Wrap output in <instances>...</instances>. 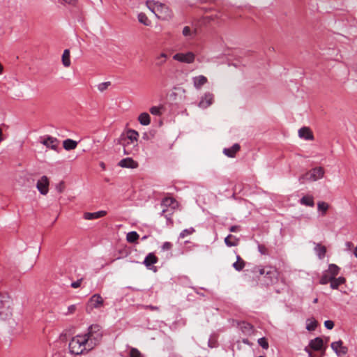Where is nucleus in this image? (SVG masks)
<instances>
[{"instance_id":"f257e3e1","label":"nucleus","mask_w":357,"mask_h":357,"mask_svg":"<svg viewBox=\"0 0 357 357\" xmlns=\"http://www.w3.org/2000/svg\"><path fill=\"white\" fill-rule=\"evenodd\" d=\"M87 338L89 349H91L100 343L102 337V331L98 324H92L88 328V332L83 335Z\"/></svg>"},{"instance_id":"f03ea898","label":"nucleus","mask_w":357,"mask_h":357,"mask_svg":"<svg viewBox=\"0 0 357 357\" xmlns=\"http://www.w3.org/2000/svg\"><path fill=\"white\" fill-rule=\"evenodd\" d=\"M69 350L73 354L79 355L86 350H89L88 347L87 338L83 335H77L73 337L69 342Z\"/></svg>"},{"instance_id":"7ed1b4c3","label":"nucleus","mask_w":357,"mask_h":357,"mask_svg":"<svg viewBox=\"0 0 357 357\" xmlns=\"http://www.w3.org/2000/svg\"><path fill=\"white\" fill-rule=\"evenodd\" d=\"M304 351L308 354V357H322L325 351L322 338L317 337L311 340Z\"/></svg>"},{"instance_id":"20e7f679","label":"nucleus","mask_w":357,"mask_h":357,"mask_svg":"<svg viewBox=\"0 0 357 357\" xmlns=\"http://www.w3.org/2000/svg\"><path fill=\"white\" fill-rule=\"evenodd\" d=\"M253 273H257L263 275L264 278V283L266 285H271L278 282V272L276 268L273 266H268L264 268H261L259 266H256L254 268Z\"/></svg>"},{"instance_id":"39448f33","label":"nucleus","mask_w":357,"mask_h":357,"mask_svg":"<svg viewBox=\"0 0 357 357\" xmlns=\"http://www.w3.org/2000/svg\"><path fill=\"white\" fill-rule=\"evenodd\" d=\"M12 316V299L6 293L0 294V319L6 320Z\"/></svg>"},{"instance_id":"423d86ee","label":"nucleus","mask_w":357,"mask_h":357,"mask_svg":"<svg viewBox=\"0 0 357 357\" xmlns=\"http://www.w3.org/2000/svg\"><path fill=\"white\" fill-rule=\"evenodd\" d=\"M148 8L158 18H162L163 17L160 15L164 13H168L169 9L167 6L159 2H155L153 1H148L146 2Z\"/></svg>"},{"instance_id":"0eeeda50","label":"nucleus","mask_w":357,"mask_h":357,"mask_svg":"<svg viewBox=\"0 0 357 357\" xmlns=\"http://www.w3.org/2000/svg\"><path fill=\"white\" fill-rule=\"evenodd\" d=\"M324 169L322 167H315L307 172L305 175H303L300 178V180L303 179L315 181L321 178L324 176Z\"/></svg>"},{"instance_id":"6e6552de","label":"nucleus","mask_w":357,"mask_h":357,"mask_svg":"<svg viewBox=\"0 0 357 357\" xmlns=\"http://www.w3.org/2000/svg\"><path fill=\"white\" fill-rule=\"evenodd\" d=\"M104 304V300L99 294H93L89 300L86 307V310L89 308L90 310L93 309H98Z\"/></svg>"},{"instance_id":"1a4fd4ad","label":"nucleus","mask_w":357,"mask_h":357,"mask_svg":"<svg viewBox=\"0 0 357 357\" xmlns=\"http://www.w3.org/2000/svg\"><path fill=\"white\" fill-rule=\"evenodd\" d=\"M195 55L192 52L187 53H176L173 56V59L185 63H192L195 61Z\"/></svg>"},{"instance_id":"9d476101","label":"nucleus","mask_w":357,"mask_h":357,"mask_svg":"<svg viewBox=\"0 0 357 357\" xmlns=\"http://www.w3.org/2000/svg\"><path fill=\"white\" fill-rule=\"evenodd\" d=\"M46 149L54 150L58 153L62 151L60 146V141L56 137L47 135H46Z\"/></svg>"},{"instance_id":"9b49d317","label":"nucleus","mask_w":357,"mask_h":357,"mask_svg":"<svg viewBox=\"0 0 357 357\" xmlns=\"http://www.w3.org/2000/svg\"><path fill=\"white\" fill-rule=\"evenodd\" d=\"M331 347L337 356L344 355L348 352V348L343 345L342 340L332 342Z\"/></svg>"},{"instance_id":"f8f14e48","label":"nucleus","mask_w":357,"mask_h":357,"mask_svg":"<svg viewBox=\"0 0 357 357\" xmlns=\"http://www.w3.org/2000/svg\"><path fill=\"white\" fill-rule=\"evenodd\" d=\"M178 206V202L173 197H166L161 201V206L163 208L176 209Z\"/></svg>"},{"instance_id":"ddd939ff","label":"nucleus","mask_w":357,"mask_h":357,"mask_svg":"<svg viewBox=\"0 0 357 357\" xmlns=\"http://www.w3.org/2000/svg\"><path fill=\"white\" fill-rule=\"evenodd\" d=\"M213 95L211 93H206L204 96L202 97L198 105L199 107L205 109L213 103Z\"/></svg>"},{"instance_id":"4468645a","label":"nucleus","mask_w":357,"mask_h":357,"mask_svg":"<svg viewBox=\"0 0 357 357\" xmlns=\"http://www.w3.org/2000/svg\"><path fill=\"white\" fill-rule=\"evenodd\" d=\"M118 165L119 166L124 168L135 169L138 167V163L131 158H126L121 160Z\"/></svg>"},{"instance_id":"2eb2a0df","label":"nucleus","mask_w":357,"mask_h":357,"mask_svg":"<svg viewBox=\"0 0 357 357\" xmlns=\"http://www.w3.org/2000/svg\"><path fill=\"white\" fill-rule=\"evenodd\" d=\"M240 145L236 143L229 148H225L223 149V153L229 158H234L236 153L240 150Z\"/></svg>"},{"instance_id":"dca6fc26","label":"nucleus","mask_w":357,"mask_h":357,"mask_svg":"<svg viewBox=\"0 0 357 357\" xmlns=\"http://www.w3.org/2000/svg\"><path fill=\"white\" fill-rule=\"evenodd\" d=\"M107 214L105 211H100L94 213L86 212L84 213V218L85 220H91L104 217Z\"/></svg>"},{"instance_id":"f3484780","label":"nucleus","mask_w":357,"mask_h":357,"mask_svg":"<svg viewBox=\"0 0 357 357\" xmlns=\"http://www.w3.org/2000/svg\"><path fill=\"white\" fill-rule=\"evenodd\" d=\"M193 84L196 89H200L203 85H204L208 79L204 75H199L192 78Z\"/></svg>"},{"instance_id":"a211bd4d","label":"nucleus","mask_w":357,"mask_h":357,"mask_svg":"<svg viewBox=\"0 0 357 357\" xmlns=\"http://www.w3.org/2000/svg\"><path fill=\"white\" fill-rule=\"evenodd\" d=\"M298 136L301 138H303L306 140H312L313 139V134L310 130L309 128L303 127L298 130Z\"/></svg>"},{"instance_id":"6ab92c4d","label":"nucleus","mask_w":357,"mask_h":357,"mask_svg":"<svg viewBox=\"0 0 357 357\" xmlns=\"http://www.w3.org/2000/svg\"><path fill=\"white\" fill-rule=\"evenodd\" d=\"M174 212V209L171 208H162L161 213H160V216H164L167 219V224L168 225H173V220L172 219V216Z\"/></svg>"},{"instance_id":"aec40b11","label":"nucleus","mask_w":357,"mask_h":357,"mask_svg":"<svg viewBox=\"0 0 357 357\" xmlns=\"http://www.w3.org/2000/svg\"><path fill=\"white\" fill-rule=\"evenodd\" d=\"M158 257L152 252L149 253L145 257L143 264L148 268H151V266L158 262Z\"/></svg>"},{"instance_id":"412c9836","label":"nucleus","mask_w":357,"mask_h":357,"mask_svg":"<svg viewBox=\"0 0 357 357\" xmlns=\"http://www.w3.org/2000/svg\"><path fill=\"white\" fill-rule=\"evenodd\" d=\"M345 282H346V279H345V278H344L342 276H340L338 278H333V279L332 280V281L330 284V286H331V288L333 289H338L339 287L341 284H344Z\"/></svg>"},{"instance_id":"4be33fe9","label":"nucleus","mask_w":357,"mask_h":357,"mask_svg":"<svg viewBox=\"0 0 357 357\" xmlns=\"http://www.w3.org/2000/svg\"><path fill=\"white\" fill-rule=\"evenodd\" d=\"M77 142L71 139H66L63 142V147L66 151H70L76 149Z\"/></svg>"},{"instance_id":"5701e85b","label":"nucleus","mask_w":357,"mask_h":357,"mask_svg":"<svg viewBox=\"0 0 357 357\" xmlns=\"http://www.w3.org/2000/svg\"><path fill=\"white\" fill-rule=\"evenodd\" d=\"M314 251L319 259H322L324 258L326 253V248L321 245L320 243H316Z\"/></svg>"},{"instance_id":"b1692460","label":"nucleus","mask_w":357,"mask_h":357,"mask_svg":"<svg viewBox=\"0 0 357 357\" xmlns=\"http://www.w3.org/2000/svg\"><path fill=\"white\" fill-rule=\"evenodd\" d=\"M238 238L231 234H229L225 238V243L228 247L236 246L238 244Z\"/></svg>"},{"instance_id":"393cba45","label":"nucleus","mask_w":357,"mask_h":357,"mask_svg":"<svg viewBox=\"0 0 357 357\" xmlns=\"http://www.w3.org/2000/svg\"><path fill=\"white\" fill-rule=\"evenodd\" d=\"M138 121L143 126H148L151 123L150 115L146 112H143L138 116Z\"/></svg>"},{"instance_id":"a878e982","label":"nucleus","mask_w":357,"mask_h":357,"mask_svg":"<svg viewBox=\"0 0 357 357\" xmlns=\"http://www.w3.org/2000/svg\"><path fill=\"white\" fill-rule=\"evenodd\" d=\"M300 203L302 205H305V206H307L313 207L314 206V202L313 197L312 196H310V195L303 196L300 199Z\"/></svg>"},{"instance_id":"bb28decb","label":"nucleus","mask_w":357,"mask_h":357,"mask_svg":"<svg viewBox=\"0 0 357 357\" xmlns=\"http://www.w3.org/2000/svg\"><path fill=\"white\" fill-rule=\"evenodd\" d=\"M62 63L65 67H69L70 66V50L66 49L63 51L61 58Z\"/></svg>"},{"instance_id":"cd10ccee","label":"nucleus","mask_w":357,"mask_h":357,"mask_svg":"<svg viewBox=\"0 0 357 357\" xmlns=\"http://www.w3.org/2000/svg\"><path fill=\"white\" fill-rule=\"evenodd\" d=\"M245 261L239 256L236 257V261L233 264V267L237 271H241L245 267Z\"/></svg>"},{"instance_id":"c85d7f7f","label":"nucleus","mask_w":357,"mask_h":357,"mask_svg":"<svg viewBox=\"0 0 357 357\" xmlns=\"http://www.w3.org/2000/svg\"><path fill=\"white\" fill-rule=\"evenodd\" d=\"M340 268L335 264H329L328 268L326 270L331 277L336 278V276L339 274Z\"/></svg>"},{"instance_id":"c756f323","label":"nucleus","mask_w":357,"mask_h":357,"mask_svg":"<svg viewBox=\"0 0 357 357\" xmlns=\"http://www.w3.org/2000/svg\"><path fill=\"white\" fill-rule=\"evenodd\" d=\"M333 279V278L331 277V275L328 272H326V271H325L319 279V283L321 284H326L328 283L331 284Z\"/></svg>"},{"instance_id":"7c9ffc66","label":"nucleus","mask_w":357,"mask_h":357,"mask_svg":"<svg viewBox=\"0 0 357 357\" xmlns=\"http://www.w3.org/2000/svg\"><path fill=\"white\" fill-rule=\"evenodd\" d=\"M306 329L309 331H314L317 327V321L314 319H307L306 321Z\"/></svg>"},{"instance_id":"2f4dec72","label":"nucleus","mask_w":357,"mask_h":357,"mask_svg":"<svg viewBox=\"0 0 357 357\" xmlns=\"http://www.w3.org/2000/svg\"><path fill=\"white\" fill-rule=\"evenodd\" d=\"M139 236L136 231L128 232L126 235V240L130 243H135L139 238Z\"/></svg>"},{"instance_id":"473e14b6","label":"nucleus","mask_w":357,"mask_h":357,"mask_svg":"<svg viewBox=\"0 0 357 357\" xmlns=\"http://www.w3.org/2000/svg\"><path fill=\"white\" fill-rule=\"evenodd\" d=\"M138 136V132L134 130H129L128 131L127 137L129 140H130L131 143H132L134 141L137 142Z\"/></svg>"},{"instance_id":"72a5a7b5","label":"nucleus","mask_w":357,"mask_h":357,"mask_svg":"<svg viewBox=\"0 0 357 357\" xmlns=\"http://www.w3.org/2000/svg\"><path fill=\"white\" fill-rule=\"evenodd\" d=\"M195 232L194 227L183 229L179 234V238H184L187 236L191 235Z\"/></svg>"},{"instance_id":"f704fd0d","label":"nucleus","mask_w":357,"mask_h":357,"mask_svg":"<svg viewBox=\"0 0 357 357\" xmlns=\"http://www.w3.org/2000/svg\"><path fill=\"white\" fill-rule=\"evenodd\" d=\"M36 187L42 195H45V176L37 182Z\"/></svg>"},{"instance_id":"c9c22d12","label":"nucleus","mask_w":357,"mask_h":357,"mask_svg":"<svg viewBox=\"0 0 357 357\" xmlns=\"http://www.w3.org/2000/svg\"><path fill=\"white\" fill-rule=\"evenodd\" d=\"M138 20L140 23L146 26H148L150 24V20L148 19L147 16L143 13H140L138 15Z\"/></svg>"},{"instance_id":"e433bc0d","label":"nucleus","mask_w":357,"mask_h":357,"mask_svg":"<svg viewBox=\"0 0 357 357\" xmlns=\"http://www.w3.org/2000/svg\"><path fill=\"white\" fill-rule=\"evenodd\" d=\"M328 204L324 202H319L317 204L318 210L322 211L323 215L326 214L327 210L328 209Z\"/></svg>"},{"instance_id":"4c0bfd02","label":"nucleus","mask_w":357,"mask_h":357,"mask_svg":"<svg viewBox=\"0 0 357 357\" xmlns=\"http://www.w3.org/2000/svg\"><path fill=\"white\" fill-rule=\"evenodd\" d=\"M258 344L264 349H268V342L266 337H261L257 341Z\"/></svg>"},{"instance_id":"58836bf2","label":"nucleus","mask_w":357,"mask_h":357,"mask_svg":"<svg viewBox=\"0 0 357 357\" xmlns=\"http://www.w3.org/2000/svg\"><path fill=\"white\" fill-rule=\"evenodd\" d=\"M257 248L258 251L264 255H268V248L263 244H260L259 242H257Z\"/></svg>"},{"instance_id":"ea45409f","label":"nucleus","mask_w":357,"mask_h":357,"mask_svg":"<svg viewBox=\"0 0 357 357\" xmlns=\"http://www.w3.org/2000/svg\"><path fill=\"white\" fill-rule=\"evenodd\" d=\"M167 58V54L165 53H161L160 56H158L157 60V65L161 66L165 62V59Z\"/></svg>"},{"instance_id":"a19ab883","label":"nucleus","mask_w":357,"mask_h":357,"mask_svg":"<svg viewBox=\"0 0 357 357\" xmlns=\"http://www.w3.org/2000/svg\"><path fill=\"white\" fill-rule=\"evenodd\" d=\"M111 84V82H102L100 84H99L98 85V89L100 91L102 92L104 91L105 90H106L107 89V87L109 86H110Z\"/></svg>"},{"instance_id":"79ce46f5","label":"nucleus","mask_w":357,"mask_h":357,"mask_svg":"<svg viewBox=\"0 0 357 357\" xmlns=\"http://www.w3.org/2000/svg\"><path fill=\"white\" fill-rule=\"evenodd\" d=\"M130 357H142V355L137 349L132 348L130 351Z\"/></svg>"},{"instance_id":"37998d69","label":"nucleus","mask_w":357,"mask_h":357,"mask_svg":"<svg viewBox=\"0 0 357 357\" xmlns=\"http://www.w3.org/2000/svg\"><path fill=\"white\" fill-rule=\"evenodd\" d=\"M149 111H150L151 114L153 115L160 116L161 114L160 107H156V106L151 107L150 108Z\"/></svg>"},{"instance_id":"c03bdc74","label":"nucleus","mask_w":357,"mask_h":357,"mask_svg":"<svg viewBox=\"0 0 357 357\" xmlns=\"http://www.w3.org/2000/svg\"><path fill=\"white\" fill-rule=\"evenodd\" d=\"M182 33L184 36H191L192 34V31H191V29L186 26L183 28Z\"/></svg>"},{"instance_id":"a18cd8bd","label":"nucleus","mask_w":357,"mask_h":357,"mask_svg":"<svg viewBox=\"0 0 357 357\" xmlns=\"http://www.w3.org/2000/svg\"><path fill=\"white\" fill-rule=\"evenodd\" d=\"M172 246H173V245L172 243L167 241L162 244L161 248H162V250H163V251L170 250L172 248Z\"/></svg>"},{"instance_id":"49530a36","label":"nucleus","mask_w":357,"mask_h":357,"mask_svg":"<svg viewBox=\"0 0 357 357\" xmlns=\"http://www.w3.org/2000/svg\"><path fill=\"white\" fill-rule=\"evenodd\" d=\"M77 307L75 305H71L68 307L67 312L65 313L66 315L71 314L75 312Z\"/></svg>"},{"instance_id":"de8ad7c7","label":"nucleus","mask_w":357,"mask_h":357,"mask_svg":"<svg viewBox=\"0 0 357 357\" xmlns=\"http://www.w3.org/2000/svg\"><path fill=\"white\" fill-rule=\"evenodd\" d=\"M324 326L327 329L331 330L334 327V322L331 320H327L324 322Z\"/></svg>"},{"instance_id":"09e8293b","label":"nucleus","mask_w":357,"mask_h":357,"mask_svg":"<svg viewBox=\"0 0 357 357\" xmlns=\"http://www.w3.org/2000/svg\"><path fill=\"white\" fill-rule=\"evenodd\" d=\"M65 185L63 181H61L56 185V189L59 192H62L64 190Z\"/></svg>"},{"instance_id":"8fccbe9b","label":"nucleus","mask_w":357,"mask_h":357,"mask_svg":"<svg viewBox=\"0 0 357 357\" xmlns=\"http://www.w3.org/2000/svg\"><path fill=\"white\" fill-rule=\"evenodd\" d=\"M82 280H83V279L80 278V279L72 282L71 287L75 289L79 287Z\"/></svg>"},{"instance_id":"3c124183","label":"nucleus","mask_w":357,"mask_h":357,"mask_svg":"<svg viewBox=\"0 0 357 357\" xmlns=\"http://www.w3.org/2000/svg\"><path fill=\"white\" fill-rule=\"evenodd\" d=\"M61 3H67L69 5L75 6L76 4L77 0H60Z\"/></svg>"},{"instance_id":"603ef678","label":"nucleus","mask_w":357,"mask_h":357,"mask_svg":"<svg viewBox=\"0 0 357 357\" xmlns=\"http://www.w3.org/2000/svg\"><path fill=\"white\" fill-rule=\"evenodd\" d=\"M239 229H240V226L233 225L229 227V230L230 232H236V231H239Z\"/></svg>"},{"instance_id":"864d4df0","label":"nucleus","mask_w":357,"mask_h":357,"mask_svg":"<svg viewBox=\"0 0 357 357\" xmlns=\"http://www.w3.org/2000/svg\"><path fill=\"white\" fill-rule=\"evenodd\" d=\"M144 308L145 309H149V310H159V307L151 305H145Z\"/></svg>"},{"instance_id":"5fc2aeb1","label":"nucleus","mask_w":357,"mask_h":357,"mask_svg":"<svg viewBox=\"0 0 357 357\" xmlns=\"http://www.w3.org/2000/svg\"><path fill=\"white\" fill-rule=\"evenodd\" d=\"M345 245L348 250H351V248L353 247V243L350 241H347L346 242Z\"/></svg>"},{"instance_id":"6e6d98bb","label":"nucleus","mask_w":357,"mask_h":357,"mask_svg":"<svg viewBox=\"0 0 357 357\" xmlns=\"http://www.w3.org/2000/svg\"><path fill=\"white\" fill-rule=\"evenodd\" d=\"M245 328L248 330L252 329V326L250 324L246 323L245 324Z\"/></svg>"},{"instance_id":"4d7b16f0","label":"nucleus","mask_w":357,"mask_h":357,"mask_svg":"<svg viewBox=\"0 0 357 357\" xmlns=\"http://www.w3.org/2000/svg\"><path fill=\"white\" fill-rule=\"evenodd\" d=\"M45 185H46V194L48 192V186H49V181H48V178L46 177V183H45Z\"/></svg>"},{"instance_id":"13d9d810","label":"nucleus","mask_w":357,"mask_h":357,"mask_svg":"<svg viewBox=\"0 0 357 357\" xmlns=\"http://www.w3.org/2000/svg\"><path fill=\"white\" fill-rule=\"evenodd\" d=\"M4 139V137H3L2 130L0 128V142H2Z\"/></svg>"},{"instance_id":"bf43d9fd","label":"nucleus","mask_w":357,"mask_h":357,"mask_svg":"<svg viewBox=\"0 0 357 357\" xmlns=\"http://www.w3.org/2000/svg\"><path fill=\"white\" fill-rule=\"evenodd\" d=\"M123 153L126 155H128L130 153L128 151H127V149L126 146H124V148H123Z\"/></svg>"},{"instance_id":"052dcab7","label":"nucleus","mask_w":357,"mask_h":357,"mask_svg":"<svg viewBox=\"0 0 357 357\" xmlns=\"http://www.w3.org/2000/svg\"><path fill=\"white\" fill-rule=\"evenodd\" d=\"M3 66L0 63V75L2 74L3 73Z\"/></svg>"},{"instance_id":"680f3d73","label":"nucleus","mask_w":357,"mask_h":357,"mask_svg":"<svg viewBox=\"0 0 357 357\" xmlns=\"http://www.w3.org/2000/svg\"><path fill=\"white\" fill-rule=\"evenodd\" d=\"M354 254L355 257L357 258V246H356V248L354 249Z\"/></svg>"},{"instance_id":"e2e57ef3","label":"nucleus","mask_w":357,"mask_h":357,"mask_svg":"<svg viewBox=\"0 0 357 357\" xmlns=\"http://www.w3.org/2000/svg\"><path fill=\"white\" fill-rule=\"evenodd\" d=\"M100 167H101L102 169H105V165L104 162H100Z\"/></svg>"},{"instance_id":"0e129e2a","label":"nucleus","mask_w":357,"mask_h":357,"mask_svg":"<svg viewBox=\"0 0 357 357\" xmlns=\"http://www.w3.org/2000/svg\"><path fill=\"white\" fill-rule=\"evenodd\" d=\"M40 142L45 145V139H41Z\"/></svg>"},{"instance_id":"69168bd1","label":"nucleus","mask_w":357,"mask_h":357,"mask_svg":"<svg viewBox=\"0 0 357 357\" xmlns=\"http://www.w3.org/2000/svg\"><path fill=\"white\" fill-rule=\"evenodd\" d=\"M243 342L245 344H248V340H243Z\"/></svg>"},{"instance_id":"338daca9","label":"nucleus","mask_w":357,"mask_h":357,"mask_svg":"<svg viewBox=\"0 0 357 357\" xmlns=\"http://www.w3.org/2000/svg\"><path fill=\"white\" fill-rule=\"evenodd\" d=\"M317 301H318V299H317V298H314L313 302H314V303H317Z\"/></svg>"},{"instance_id":"774afa93","label":"nucleus","mask_w":357,"mask_h":357,"mask_svg":"<svg viewBox=\"0 0 357 357\" xmlns=\"http://www.w3.org/2000/svg\"><path fill=\"white\" fill-rule=\"evenodd\" d=\"M146 236H144V237L142 238V239H146Z\"/></svg>"}]
</instances>
